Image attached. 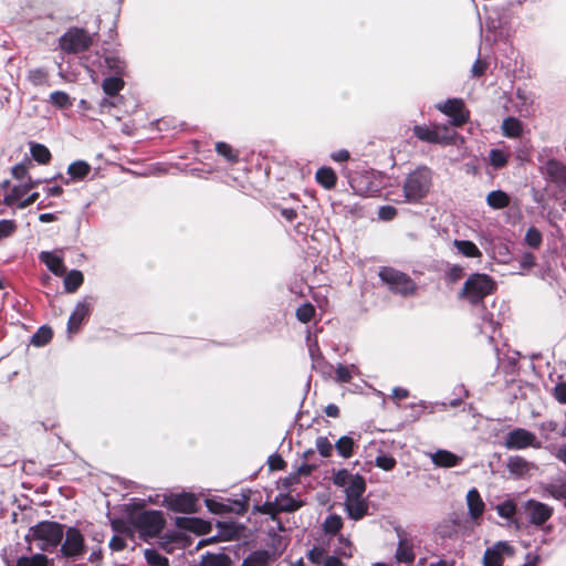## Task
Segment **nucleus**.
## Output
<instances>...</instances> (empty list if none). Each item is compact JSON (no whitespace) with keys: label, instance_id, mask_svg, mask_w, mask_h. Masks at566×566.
Listing matches in <instances>:
<instances>
[{"label":"nucleus","instance_id":"nucleus-21","mask_svg":"<svg viewBox=\"0 0 566 566\" xmlns=\"http://www.w3.org/2000/svg\"><path fill=\"white\" fill-rule=\"evenodd\" d=\"M91 172V166L85 160H76L69 165L67 167V174L70 176V179H65L63 177L62 180L65 185H69L71 180L73 181H81L84 180Z\"/></svg>","mask_w":566,"mask_h":566},{"label":"nucleus","instance_id":"nucleus-24","mask_svg":"<svg viewBox=\"0 0 566 566\" xmlns=\"http://www.w3.org/2000/svg\"><path fill=\"white\" fill-rule=\"evenodd\" d=\"M366 491V481L364 476L355 474L345 489L346 500H357Z\"/></svg>","mask_w":566,"mask_h":566},{"label":"nucleus","instance_id":"nucleus-59","mask_svg":"<svg viewBox=\"0 0 566 566\" xmlns=\"http://www.w3.org/2000/svg\"><path fill=\"white\" fill-rule=\"evenodd\" d=\"M279 506L281 507V512H295L301 507V502L287 495Z\"/></svg>","mask_w":566,"mask_h":566},{"label":"nucleus","instance_id":"nucleus-53","mask_svg":"<svg viewBox=\"0 0 566 566\" xmlns=\"http://www.w3.org/2000/svg\"><path fill=\"white\" fill-rule=\"evenodd\" d=\"M375 464H376V467H378L385 471H390L396 467L397 461L391 455L382 454V455H378L376 458Z\"/></svg>","mask_w":566,"mask_h":566},{"label":"nucleus","instance_id":"nucleus-64","mask_svg":"<svg viewBox=\"0 0 566 566\" xmlns=\"http://www.w3.org/2000/svg\"><path fill=\"white\" fill-rule=\"evenodd\" d=\"M555 399L563 405H566V381L558 382L554 388Z\"/></svg>","mask_w":566,"mask_h":566},{"label":"nucleus","instance_id":"nucleus-56","mask_svg":"<svg viewBox=\"0 0 566 566\" xmlns=\"http://www.w3.org/2000/svg\"><path fill=\"white\" fill-rule=\"evenodd\" d=\"M516 512V505L512 501H506L497 506V513L501 517L511 518Z\"/></svg>","mask_w":566,"mask_h":566},{"label":"nucleus","instance_id":"nucleus-5","mask_svg":"<svg viewBox=\"0 0 566 566\" xmlns=\"http://www.w3.org/2000/svg\"><path fill=\"white\" fill-rule=\"evenodd\" d=\"M412 133L415 137L423 143L442 146L455 145L458 139L463 140L454 129L446 124L415 125Z\"/></svg>","mask_w":566,"mask_h":566},{"label":"nucleus","instance_id":"nucleus-34","mask_svg":"<svg viewBox=\"0 0 566 566\" xmlns=\"http://www.w3.org/2000/svg\"><path fill=\"white\" fill-rule=\"evenodd\" d=\"M507 470L514 475L523 476L530 471V463L523 457H510L507 460Z\"/></svg>","mask_w":566,"mask_h":566},{"label":"nucleus","instance_id":"nucleus-43","mask_svg":"<svg viewBox=\"0 0 566 566\" xmlns=\"http://www.w3.org/2000/svg\"><path fill=\"white\" fill-rule=\"evenodd\" d=\"M50 102L57 108L64 109L72 106V99L66 92L54 91L50 94Z\"/></svg>","mask_w":566,"mask_h":566},{"label":"nucleus","instance_id":"nucleus-52","mask_svg":"<svg viewBox=\"0 0 566 566\" xmlns=\"http://www.w3.org/2000/svg\"><path fill=\"white\" fill-rule=\"evenodd\" d=\"M28 78L34 86H40L46 82L48 73L42 69L31 70Z\"/></svg>","mask_w":566,"mask_h":566},{"label":"nucleus","instance_id":"nucleus-6","mask_svg":"<svg viewBox=\"0 0 566 566\" xmlns=\"http://www.w3.org/2000/svg\"><path fill=\"white\" fill-rule=\"evenodd\" d=\"M432 185V170L421 166L410 172L403 184L405 197L409 202H419L423 199Z\"/></svg>","mask_w":566,"mask_h":566},{"label":"nucleus","instance_id":"nucleus-11","mask_svg":"<svg viewBox=\"0 0 566 566\" xmlns=\"http://www.w3.org/2000/svg\"><path fill=\"white\" fill-rule=\"evenodd\" d=\"M165 504L170 511L184 514L198 513L200 510L198 497L187 492L166 496Z\"/></svg>","mask_w":566,"mask_h":566},{"label":"nucleus","instance_id":"nucleus-31","mask_svg":"<svg viewBox=\"0 0 566 566\" xmlns=\"http://www.w3.org/2000/svg\"><path fill=\"white\" fill-rule=\"evenodd\" d=\"M502 130L504 136L509 138H517L523 133V125L520 119L510 116L503 120Z\"/></svg>","mask_w":566,"mask_h":566},{"label":"nucleus","instance_id":"nucleus-55","mask_svg":"<svg viewBox=\"0 0 566 566\" xmlns=\"http://www.w3.org/2000/svg\"><path fill=\"white\" fill-rule=\"evenodd\" d=\"M307 558L314 565H324L325 549L315 546L308 551Z\"/></svg>","mask_w":566,"mask_h":566},{"label":"nucleus","instance_id":"nucleus-38","mask_svg":"<svg viewBox=\"0 0 566 566\" xmlns=\"http://www.w3.org/2000/svg\"><path fill=\"white\" fill-rule=\"evenodd\" d=\"M53 332L49 326H41L32 336L31 344L34 346H44L51 342Z\"/></svg>","mask_w":566,"mask_h":566},{"label":"nucleus","instance_id":"nucleus-7","mask_svg":"<svg viewBox=\"0 0 566 566\" xmlns=\"http://www.w3.org/2000/svg\"><path fill=\"white\" fill-rule=\"evenodd\" d=\"M60 545L61 557L72 562L83 557L87 551L84 535L74 526L64 528V536Z\"/></svg>","mask_w":566,"mask_h":566},{"label":"nucleus","instance_id":"nucleus-14","mask_svg":"<svg viewBox=\"0 0 566 566\" xmlns=\"http://www.w3.org/2000/svg\"><path fill=\"white\" fill-rule=\"evenodd\" d=\"M525 512L531 524L542 526L552 517L554 510L545 503L528 500L525 504Z\"/></svg>","mask_w":566,"mask_h":566},{"label":"nucleus","instance_id":"nucleus-40","mask_svg":"<svg viewBox=\"0 0 566 566\" xmlns=\"http://www.w3.org/2000/svg\"><path fill=\"white\" fill-rule=\"evenodd\" d=\"M48 564L49 558L44 554H34L30 557H19L15 566H48ZM8 566L11 565L8 564Z\"/></svg>","mask_w":566,"mask_h":566},{"label":"nucleus","instance_id":"nucleus-19","mask_svg":"<svg viewBox=\"0 0 566 566\" xmlns=\"http://www.w3.org/2000/svg\"><path fill=\"white\" fill-rule=\"evenodd\" d=\"M40 180H33L31 177L28 178V181L20 186H14L11 191L4 196L3 203L6 206L15 205L22 197L28 193L31 189L35 188L40 185Z\"/></svg>","mask_w":566,"mask_h":566},{"label":"nucleus","instance_id":"nucleus-28","mask_svg":"<svg viewBox=\"0 0 566 566\" xmlns=\"http://www.w3.org/2000/svg\"><path fill=\"white\" fill-rule=\"evenodd\" d=\"M345 504L349 517L355 521L363 518L367 514L368 506L361 497L357 500H346Z\"/></svg>","mask_w":566,"mask_h":566},{"label":"nucleus","instance_id":"nucleus-36","mask_svg":"<svg viewBox=\"0 0 566 566\" xmlns=\"http://www.w3.org/2000/svg\"><path fill=\"white\" fill-rule=\"evenodd\" d=\"M454 245L458 251L467 258H480L481 251L476 244L469 240H454Z\"/></svg>","mask_w":566,"mask_h":566},{"label":"nucleus","instance_id":"nucleus-39","mask_svg":"<svg viewBox=\"0 0 566 566\" xmlns=\"http://www.w3.org/2000/svg\"><path fill=\"white\" fill-rule=\"evenodd\" d=\"M112 530L118 534L125 535L129 538H134V526L129 523V520L115 518L111 522Z\"/></svg>","mask_w":566,"mask_h":566},{"label":"nucleus","instance_id":"nucleus-26","mask_svg":"<svg viewBox=\"0 0 566 566\" xmlns=\"http://www.w3.org/2000/svg\"><path fill=\"white\" fill-rule=\"evenodd\" d=\"M232 559L224 553L207 552L201 556L199 566H231Z\"/></svg>","mask_w":566,"mask_h":566},{"label":"nucleus","instance_id":"nucleus-46","mask_svg":"<svg viewBox=\"0 0 566 566\" xmlns=\"http://www.w3.org/2000/svg\"><path fill=\"white\" fill-rule=\"evenodd\" d=\"M542 242L543 237L541 231L535 227L528 228L525 234V243L533 249H538Z\"/></svg>","mask_w":566,"mask_h":566},{"label":"nucleus","instance_id":"nucleus-50","mask_svg":"<svg viewBox=\"0 0 566 566\" xmlns=\"http://www.w3.org/2000/svg\"><path fill=\"white\" fill-rule=\"evenodd\" d=\"M314 469L315 465L303 463L296 469L294 473L290 474V476L286 480L289 481V483H297L300 481V476L310 475Z\"/></svg>","mask_w":566,"mask_h":566},{"label":"nucleus","instance_id":"nucleus-62","mask_svg":"<svg viewBox=\"0 0 566 566\" xmlns=\"http://www.w3.org/2000/svg\"><path fill=\"white\" fill-rule=\"evenodd\" d=\"M363 176H357V177H352L350 180H349V185L352 187V189L355 191V193H358L360 196H365L369 188L368 187H364L361 184H363Z\"/></svg>","mask_w":566,"mask_h":566},{"label":"nucleus","instance_id":"nucleus-8","mask_svg":"<svg viewBox=\"0 0 566 566\" xmlns=\"http://www.w3.org/2000/svg\"><path fill=\"white\" fill-rule=\"evenodd\" d=\"M92 44V36L82 28H71L60 38L61 50L69 54L87 51Z\"/></svg>","mask_w":566,"mask_h":566},{"label":"nucleus","instance_id":"nucleus-48","mask_svg":"<svg viewBox=\"0 0 566 566\" xmlns=\"http://www.w3.org/2000/svg\"><path fill=\"white\" fill-rule=\"evenodd\" d=\"M255 511L261 514L270 515L272 520H276L277 514L281 513V507L276 502L268 501L262 505L255 506Z\"/></svg>","mask_w":566,"mask_h":566},{"label":"nucleus","instance_id":"nucleus-33","mask_svg":"<svg viewBox=\"0 0 566 566\" xmlns=\"http://www.w3.org/2000/svg\"><path fill=\"white\" fill-rule=\"evenodd\" d=\"M30 153L32 158L40 165H48L52 159L49 148L40 143H30Z\"/></svg>","mask_w":566,"mask_h":566},{"label":"nucleus","instance_id":"nucleus-15","mask_svg":"<svg viewBox=\"0 0 566 566\" xmlns=\"http://www.w3.org/2000/svg\"><path fill=\"white\" fill-rule=\"evenodd\" d=\"M91 297H85L82 302H78L75 310L69 317L67 331L71 334H75L80 331L83 322L90 316L92 312Z\"/></svg>","mask_w":566,"mask_h":566},{"label":"nucleus","instance_id":"nucleus-20","mask_svg":"<svg viewBox=\"0 0 566 566\" xmlns=\"http://www.w3.org/2000/svg\"><path fill=\"white\" fill-rule=\"evenodd\" d=\"M39 259L54 275L63 276L66 273V268L61 256L49 251H43L40 253Z\"/></svg>","mask_w":566,"mask_h":566},{"label":"nucleus","instance_id":"nucleus-42","mask_svg":"<svg viewBox=\"0 0 566 566\" xmlns=\"http://www.w3.org/2000/svg\"><path fill=\"white\" fill-rule=\"evenodd\" d=\"M144 555L149 566H169V559L156 549L147 548L145 549Z\"/></svg>","mask_w":566,"mask_h":566},{"label":"nucleus","instance_id":"nucleus-4","mask_svg":"<svg viewBox=\"0 0 566 566\" xmlns=\"http://www.w3.org/2000/svg\"><path fill=\"white\" fill-rule=\"evenodd\" d=\"M378 276L391 293L402 297L413 296L418 291L413 279L392 266H381Z\"/></svg>","mask_w":566,"mask_h":566},{"label":"nucleus","instance_id":"nucleus-49","mask_svg":"<svg viewBox=\"0 0 566 566\" xmlns=\"http://www.w3.org/2000/svg\"><path fill=\"white\" fill-rule=\"evenodd\" d=\"M355 474L350 473L346 469H340L333 475V483L340 488H347L349 481L353 479Z\"/></svg>","mask_w":566,"mask_h":566},{"label":"nucleus","instance_id":"nucleus-16","mask_svg":"<svg viewBox=\"0 0 566 566\" xmlns=\"http://www.w3.org/2000/svg\"><path fill=\"white\" fill-rule=\"evenodd\" d=\"M545 169L547 179L555 184L560 191H566V165L556 159H549Z\"/></svg>","mask_w":566,"mask_h":566},{"label":"nucleus","instance_id":"nucleus-1","mask_svg":"<svg viewBox=\"0 0 566 566\" xmlns=\"http://www.w3.org/2000/svg\"><path fill=\"white\" fill-rule=\"evenodd\" d=\"M144 507V503L128 504L125 510L126 516L142 538L158 537L166 526V518L161 511Z\"/></svg>","mask_w":566,"mask_h":566},{"label":"nucleus","instance_id":"nucleus-45","mask_svg":"<svg viewBox=\"0 0 566 566\" xmlns=\"http://www.w3.org/2000/svg\"><path fill=\"white\" fill-rule=\"evenodd\" d=\"M545 492L556 500H566V480L547 484Z\"/></svg>","mask_w":566,"mask_h":566},{"label":"nucleus","instance_id":"nucleus-63","mask_svg":"<svg viewBox=\"0 0 566 566\" xmlns=\"http://www.w3.org/2000/svg\"><path fill=\"white\" fill-rule=\"evenodd\" d=\"M352 378L353 376L348 367L344 365H338V367L336 368V380L338 382L345 384L349 382Z\"/></svg>","mask_w":566,"mask_h":566},{"label":"nucleus","instance_id":"nucleus-3","mask_svg":"<svg viewBox=\"0 0 566 566\" xmlns=\"http://www.w3.org/2000/svg\"><path fill=\"white\" fill-rule=\"evenodd\" d=\"M65 525L54 521H41L30 527L27 541L32 538L40 542L39 548L43 552H51L56 548L64 536Z\"/></svg>","mask_w":566,"mask_h":566},{"label":"nucleus","instance_id":"nucleus-29","mask_svg":"<svg viewBox=\"0 0 566 566\" xmlns=\"http://www.w3.org/2000/svg\"><path fill=\"white\" fill-rule=\"evenodd\" d=\"M216 153L229 165H235L240 160L239 150L234 149L230 144L226 142H218L216 144Z\"/></svg>","mask_w":566,"mask_h":566},{"label":"nucleus","instance_id":"nucleus-54","mask_svg":"<svg viewBox=\"0 0 566 566\" xmlns=\"http://www.w3.org/2000/svg\"><path fill=\"white\" fill-rule=\"evenodd\" d=\"M105 64L112 72H114L117 75L124 73L125 64L116 56H106Z\"/></svg>","mask_w":566,"mask_h":566},{"label":"nucleus","instance_id":"nucleus-12","mask_svg":"<svg viewBox=\"0 0 566 566\" xmlns=\"http://www.w3.org/2000/svg\"><path fill=\"white\" fill-rule=\"evenodd\" d=\"M504 447L509 450H522L528 447L539 448L541 443L533 432L524 428H515L506 434Z\"/></svg>","mask_w":566,"mask_h":566},{"label":"nucleus","instance_id":"nucleus-13","mask_svg":"<svg viewBox=\"0 0 566 566\" xmlns=\"http://www.w3.org/2000/svg\"><path fill=\"white\" fill-rule=\"evenodd\" d=\"M396 535L398 537L397 549L395 558L399 564H411L415 562V544L413 539L401 526L395 527Z\"/></svg>","mask_w":566,"mask_h":566},{"label":"nucleus","instance_id":"nucleus-44","mask_svg":"<svg viewBox=\"0 0 566 566\" xmlns=\"http://www.w3.org/2000/svg\"><path fill=\"white\" fill-rule=\"evenodd\" d=\"M315 313V306L306 302L296 308L295 315L301 323L306 324L314 318Z\"/></svg>","mask_w":566,"mask_h":566},{"label":"nucleus","instance_id":"nucleus-17","mask_svg":"<svg viewBox=\"0 0 566 566\" xmlns=\"http://www.w3.org/2000/svg\"><path fill=\"white\" fill-rule=\"evenodd\" d=\"M175 525L180 530L206 535L211 532V523L199 517H176Z\"/></svg>","mask_w":566,"mask_h":566},{"label":"nucleus","instance_id":"nucleus-25","mask_svg":"<svg viewBox=\"0 0 566 566\" xmlns=\"http://www.w3.org/2000/svg\"><path fill=\"white\" fill-rule=\"evenodd\" d=\"M432 462L441 468H453L461 462V458L448 450H438L432 455Z\"/></svg>","mask_w":566,"mask_h":566},{"label":"nucleus","instance_id":"nucleus-37","mask_svg":"<svg viewBox=\"0 0 566 566\" xmlns=\"http://www.w3.org/2000/svg\"><path fill=\"white\" fill-rule=\"evenodd\" d=\"M354 447L355 441L348 436L340 437L335 443L338 454L345 459H348L354 454Z\"/></svg>","mask_w":566,"mask_h":566},{"label":"nucleus","instance_id":"nucleus-51","mask_svg":"<svg viewBox=\"0 0 566 566\" xmlns=\"http://www.w3.org/2000/svg\"><path fill=\"white\" fill-rule=\"evenodd\" d=\"M18 229L14 220L2 219L0 220V240L11 237Z\"/></svg>","mask_w":566,"mask_h":566},{"label":"nucleus","instance_id":"nucleus-47","mask_svg":"<svg viewBox=\"0 0 566 566\" xmlns=\"http://www.w3.org/2000/svg\"><path fill=\"white\" fill-rule=\"evenodd\" d=\"M489 157L490 164L496 169L506 166L509 160V156L501 149H492Z\"/></svg>","mask_w":566,"mask_h":566},{"label":"nucleus","instance_id":"nucleus-23","mask_svg":"<svg viewBox=\"0 0 566 566\" xmlns=\"http://www.w3.org/2000/svg\"><path fill=\"white\" fill-rule=\"evenodd\" d=\"M467 502L469 507L470 516L473 520H478L484 512V502L476 489H471L467 494Z\"/></svg>","mask_w":566,"mask_h":566},{"label":"nucleus","instance_id":"nucleus-57","mask_svg":"<svg viewBox=\"0 0 566 566\" xmlns=\"http://www.w3.org/2000/svg\"><path fill=\"white\" fill-rule=\"evenodd\" d=\"M316 448L319 454L327 458L332 454L333 446L326 437H319L316 441Z\"/></svg>","mask_w":566,"mask_h":566},{"label":"nucleus","instance_id":"nucleus-61","mask_svg":"<svg viewBox=\"0 0 566 566\" xmlns=\"http://www.w3.org/2000/svg\"><path fill=\"white\" fill-rule=\"evenodd\" d=\"M489 67V63L485 60L478 59L471 69V73L473 77H481L485 74Z\"/></svg>","mask_w":566,"mask_h":566},{"label":"nucleus","instance_id":"nucleus-27","mask_svg":"<svg viewBox=\"0 0 566 566\" xmlns=\"http://www.w3.org/2000/svg\"><path fill=\"white\" fill-rule=\"evenodd\" d=\"M316 181L325 189L331 190L337 184V175L331 167H321L315 174Z\"/></svg>","mask_w":566,"mask_h":566},{"label":"nucleus","instance_id":"nucleus-9","mask_svg":"<svg viewBox=\"0 0 566 566\" xmlns=\"http://www.w3.org/2000/svg\"><path fill=\"white\" fill-rule=\"evenodd\" d=\"M437 108L450 118L453 127H462L470 120V111L461 98H449Z\"/></svg>","mask_w":566,"mask_h":566},{"label":"nucleus","instance_id":"nucleus-58","mask_svg":"<svg viewBox=\"0 0 566 566\" xmlns=\"http://www.w3.org/2000/svg\"><path fill=\"white\" fill-rule=\"evenodd\" d=\"M268 464H269V468L271 471H280V470H284L286 468V462L277 453L271 454L269 457Z\"/></svg>","mask_w":566,"mask_h":566},{"label":"nucleus","instance_id":"nucleus-2","mask_svg":"<svg viewBox=\"0 0 566 566\" xmlns=\"http://www.w3.org/2000/svg\"><path fill=\"white\" fill-rule=\"evenodd\" d=\"M496 289V282L492 276L485 273H473L465 280L458 297L476 306L483 304L484 298L493 294Z\"/></svg>","mask_w":566,"mask_h":566},{"label":"nucleus","instance_id":"nucleus-41","mask_svg":"<svg viewBox=\"0 0 566 566\" xmlns=\"http://www.w3.org/2000/svg\"><path fill=\"white\" fill-rule=\"evenodd\" d=\"M343 528V520L337 514H331L326 517L323 530L326 534L336 535Z\"/></svg>","mask_w":566,"mask_h":566},{"label":"nucleus","instance_id":"nucleus-10","mask_svg":"<svg viewBox=\"0 0 566 566\" xmlns=\"http://www.w3.org/2000/svg\"><path fill=\"white\" fill-rule=\"evenodd\" d=\"M206 506L212 514H237V515H243L249 510V497L243 496L241 500H226V501H218L214 499H206L205 500Z\"/></svg>","mask_w":566,"mask_h":566},{"label":"nucleus","instance_id":"nucleus-35","mask_svg":"<svg viewBox=\"0 0 566 566\" xmlns=\"http://www.w3.org/2000/svg\"><path fill=\"white\" fill-rule=\"evenodd\" d=\"M125 82L119 76L106 77L102 83V88L107 96H115L124 88Z\"/></svg>","mask_w":566,"mask_h":566},{"label":"nucleus","instance_id":"nucleus-32","mask_svg":"<svg viewBox=\"0 0 566 566\" xmlns=\"http://www.w3.org/2000/svg\"><path fill=\"white\" fill-rule=\"evenodd\" d=\"M488 205L495 210L504 209L510 205V197L502 190H493L486 196Z\"/></svg>","mask_w":566,"mask_h":566},{"label":"nucleus","instance_id":"nucleus-22","mask_svg":"<svg viewBox=\"0 0 566 566\" xmlns=\"http://www.w3.org/2000/svg\"><path fill=\"white\" fill-rule=\"evenodd\" d=\"M274 559V554L268 549H256L243 559L241 566H269Z\"/></svg>","mask_w":566,"mask_h":566},{"label":"nucleus","instance_id":"nucleus-60","mask_svg":"<svg viewBox=\"0 0 566 566\" xmlns=\"http://www.w3.org/2000/svg\"><path fill=\"white\" fill-rule=\"evenodd\" d=\"M30 165H31V163L29 161L28 164L20 163V164H17L15 166H13L11 169V174H12L13 178H15L18 180H22L23 178H25L28 176Z\"/></svg>","mask_w":566,"mask_h":566},{"label":"nucleus","instance_id":"nucleus-18","mask_svg":"<svg viewBox=\"0 0 566 566\" xmlns=\"http://www.w3.org/2000/svg\"><path fill=\"white\" fill-rule=\"evenodd\" d=\"M512 546L506 542H497L493 548H486L483 555V566H503L502 553L511 554Z\"/></svg>","mask_w":566,"mask_h":566},{"label":"nucleus","instance_id":"nucleus-30","mask_svg":"<svg viewBox=\"0 0 566 566\" xmlns=\"http://www.w3.org/2000/svg\"><path fill=\"white\" fill-rule=\"evenodd\" d=\"M63 276L64 290L67 293H75L84 282V275L78 270H72Z\"/></svg>","mask_w":566,"mask_h":566}]
</instances>
